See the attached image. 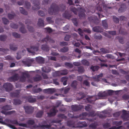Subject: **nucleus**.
Here are the masks:
<instances>
[{
	"label": "nucleus",
	"instance_id": "38",
	"mask_svg": "<svg viewBox=\"0 0 129 129\" xmlns=\"http://www.w3.org/2000/svg\"><path fill=\"white\" fill-rule=\"evenodd\" d=\"M19 9L20 12L22 14L24 15H27V12L22 7H20Z\"/></svg>",
	"mask_w": 129,
	"mask_h": 129
},
{
	"label": "nucleus",
	"instance_id": "21",
	"mask_svg": "<svg viewBox=\"0 0 129 129\" xmlns=\"http://www.w3.org/2000/svg\"><path fill=\"white\" fill-rule=\"evenodd\" d=\"M93 30L94 32L101 33L103 29L101 26H98L94 27Z\"/></svg>",
	"mask_w": 129,
	"mask_h": 129
},
{
	"label": "nucleus",
	"instance_id": "26",
	"mask_svg": "<svg viewBox=\"0 0 129 129\" xmlns=\"http://www.w3.org/2000/svg\"><path fill=\"white\" fill-rule=\"evenodd\" d=\"M22 102V101L19 99H15L13 100V104L15 105H17L20 104Z\"/></svg>",
	"mask_w": 129,
	"mask_h": 129
},
{
	"label": "nucleus",
	"instance_id": "47",
	"mask_svg": "<svg viewBox=\"0 0 129 129\" xmlns=\"http://www.w3.org/2000/svg\"><path fill=\"white\" fill-rule=\"evenodd\" d=\"M61 80L62 82H63V85H65L67 84V80L66 77H62L61 79Z\"/></svg>",
	"mask_w": 129,
	"mask_h": 129
},
{
	"label": "nucleus",
	"instance_id": "8",
	"mask_svg": "<svg viewBox=\"0 0 129 129\" xmlns=\"http://www.w3.org/2000/svg\"><path fill=\"white\" fill-rule=\"evenodd\" d=\"M45 42L46 43L48 42L50 43H54L55 42V41L51 39L49 36H47L46 38H44L42 40V42L44 43Z\"/></svg>",
	"mask_w": 129,
	"mask_h": 129
},
{
	"label": "nucleus",
	"instance_id": "50",
	"mask_svg": "<svg viewBox=\"0 0 129 129\" xmlns=\"http://www.w3.org/2000/svg\"><path fill=\"white\" fill-rule=\"evenodd\" d=\"M42 78V77L40 76H39L38 77H35L33 78L35 82H37L41 80Z\"/></svg>",
	"mask_w": 129,
	"mask_h": 129
},
{
	"label": "nucleus",
	"instance_id": "44",
	"mask_svg": "<svg viewBox=\"0 0 129 129\" xmlns=\"http://www.w3.org/2000/svg\"><path fill=\"white\" fill-rule=\"evenodd\" d=\"M85 10L84 9H83L81 10L79 13V16H85Z\"/></svg>",
	"mask_w": 129,
	"mask_h": 129
},
{
	"label": "nucleus",
	"instance_id": "35",
	"mask_svg": "<svg viewBox=\"0 0 129 129\" xmlns=\"http://www.w3.org/2000/svg\"><path fill=\"white\" fill-rule=\"evenodd\" d=\"M98 95L99 97H103L107 96L106 91H104L103 92H100L98 93Z\"/></svg>",
	"mask_w": 129,
	"mask_h": 129
},
{
	"label": "nucleus",
	"instance_id": "19",
	"mask_svg": "<svg viewBox=\"0 0 129 129\" xmlns=\"http://www.w3.org/2000/svg\"><path fill=\"white\" fill-rule=\"evenodd\" d=\"M126 8L125 5L124 4H122L120 7L118 9L119 13H121L124 12L126 10Z\"/></svg>",
	"mask_w": 129,
	"mask_h": 129
},
{
	"label": "nucleus",
	"instance_id": "58",
	"mask_svg": "<svg viewBox=\"0 0 129 129\" xmlns=\"http://www.w3.org/2000/svg\"><path fill=\"white\" fill-rule=\"evenodd\" d=\"M11 120L8 119H5V122L4 123L8 126V124H11Z\"/></svg>",
	"mask_w": 129,
	"mask_h": 129
},
{
	"label": "nucleus",
	"instance_id": "39",
	"mask_svg": "<svg viewBox=\"0 0 129 129\" xmlns=\"http://www.w3.org/2000/svg\"><path fill=\"white\" fill-rule=\"evenodd\" d=\"M102 25L106 29H107L108 28V24L107 22L105 20H104L102 21Z\"/></svg>",
	"mask_w": 129,
	"mask_h": 129
},
{
	"label": "nucleus",
	"instance_id": "24",
	"mask_svg": "<svg viewBox=\"0 0 129 129\" xmlns=\"http://www.w3.org/2000/svg\"><path fill=\"white\" fill-rule=\"evenodd\" d=\"M51 125L50 124L49 125H41L40 124H39L37 126V127H39L42 128V129H45V128L48 129L50 127Z\"/></svg>",
	"mask_w": 129,
	"mask_h": 129
},
{
	"label": "nucleus",
	"instance_id": "2",
	"mask_svg": "<svg viewBox=\"0 0 129 129\" xmlns=\"http://www.w3.org/2000/svg\"><path fill=\"white\" fill-rule=\"evenodd\" d=\"M58 111L56 107H54L50 110L49 112L47 113L48 116L49 117L54 116L56 115Z\"/></svg>",
	"mask_w": 129,
	"mask_h": 129
},
{
	"label": "nucleus",
	"instance_id": "9",
	"mask_svg": "<svg viewBox=\"0 0 129 129\" xmlns=\"http://www.w3.org/2000/svg\"><path fill=\"white\" fill-rule=\"evenodd\" d=\"M23 98L27 100L30 103H33L35 102L36 100L35 98L33 97L32 96H25L23 97Z\"/></svg>",
	"mask_w": 129,
	"mask_h": 129
},
{
	"label": "nucleus",
	"instance_id": "32",
	"mask_svg": "<svg viewBox=\"0 0 129 129\" xmlns=\"http://www.w3.org/2000/svg\"><path fill=\"white\" fill-rule=\"evenodd\" d=\"M78 69L77 71L79 73L81 74L83 73L85 71L83 67L80 66L78 67Z\"/></svg>",
	"mask_w": 129,
	"mask_h": 129
},
{
	"label": "nucleus",
	"instance_id": "41",
	"mask_svg": "<svg viewBox=\"0 0 129 129\" xmlns=\"http://www.w3.org/2000/svg\"><path fill=\"white\" fill-rule=\"evenodd\" d=\"M95 17L93 18L94 19H92V21L93 22V23H94L96 24H98L100 22V20L97 17Z\"/></svg>",
	"mask_w": 129,
	"mask_h": 129
},
{
	"label": "nucleus",
	"instance_id": "40",
	"mask_svg": "<svg viewBox=\"0 0 129 129\" xmlns=\"http://www.w3.org/2000/svg\"><path fill=\"white\" fill-rule=\"evenodd\" d=\"M69 50L68 47H63L60 49V51L62 52L65 53L67 52Z\"/></svg>",
	"mask_w": 129,
	"mask_h": 129
},
{
	"label": "nucleus",
	"instance_id": "60",
	"mask_svg": "<svg viewBox=\"0 0 129 129\" xmlns=\"http://www.w3.org/2000/svg\"><path fill=\"white\" fill-rule=\"evenodd\" d=\"M103 127L105 128H108L111 126V124L110 123L106 122L104 123L103 125Z\"/></svg>",
	"mask_w": 129,
	"mask_h": 129
},
{
	"label": "nucleus",
	"instance_id": "31",
	"mask_svg": "<svg viewBox=\"0 0 129 129\" xmlns=\"http://www.w3.org/2000/svg\"><path fill=\"white\" fill-rule=\"evenodd\" d=\"M78 84V82L77 81H73L71 84V86L74 89H76L77 88V86Z\"/></svg>",
	"mask_w": 129,
	"mask_h": 129
},
{
	"label": "nucleus",
	"instance_id": "17",
	"mask_svg": "<svg viewBox=\"0 0 129 129\" xmlns=\"http://www.w3.org/2000/svg\"><path fill=\"white\" fill-rule=\"evenodd\" d=\"M50 49V47L46 44H43L42 45L41 49L43 51L48 52L49 51Z\"/></svg>",
	"mask_w": 129,
	"mask_h": 129
},
{
	"label": "nucleus",
	"instance_id": "54",
	"mask_svg": "<svg viewBox=\"0 0 129 129\" xmlns=\"http://www.w3.org/2000/svg\"><path fill=\"white\" fill-rule=\"evenodd\" d=\"M122 122V121H115L114 122L113 124H115L117 126H118L121 125Z\"/></svg>",
	"mask_w": 129,
	"mask_h": 129
},
{
	"label": "nucleus",
	"instance_id": "29",
	"mask_svg": "<svg viewBox=\"0 0 129 129\" xmlns=\"http://www.w3.org/2000/svg\"><path fill=\"white\" fill-rule=\"evenodd\" d=\"M10 48L11 50L14 51L17 50V46L16 45L15 46L14 43L10 44Z\"/></svg>",
	"mask_w": 129,
	"mask_h": 129
},
{
	"label": "nucleus",
	"instance_id": "62",
	"mask_svg": "<svg viewBox=\"0 0 129 129\" xmlns=\"http://www.w3.org/2000/svg\"><path fill=\"white\" fill-rule=\"evenodd\" d=\"M58 116L62 119H66L67 118L66 116L64 114H59L58 115Z\"/></svg>",
	"mask_w": 129,
	"mask_h": 129
},
{
	"label": "nucleus",
	"instance_id": "1",
	"mask_svg": "<svg viewBox=\"0 0 129 129\" xmlns=\"http://www.w3.org/2000/svg\"><path fill=\"white\" fill-rule=\"evenodd\" d=\"M59 7L55 3H53L48 10V13L51 15H55L59 10L63 11L65 9L66 6L63 4H60Z\"/></svg>",
	"mask_w": 129,
	"mask_h": 129
},
{
	"label": "nucleus",
	"instance_id": "57",
	"mask_svg": "<svg viewBox=\"0 0 129 129\" xmlns=\"http://www.w3.org/2000/svg\"><path fill=\"white\" fill-rule=\"evenodd\" d=\"M78 33L79 35L81 36H83L84 29L82 30L80 28H79L78 29Z\"/></svg>",
	"mask_w": 129,
	"mask_h": 129
},
{
	"label": "nucleus",
	"instance_id": "16",
	"mask_svg": "<svg viewBox=\"0 0 129 129\" xmlns=\"http://www.w3.org/2000/svg\"><path fill=\"white\" fill-rule=\"evenodd\" d=\"M44 92L49 94H52L56 91V89L53 88H49L44 89Z\"/></svg>",
	"mask_w": 129,
	"mask_h": 129
},
{
	"label": "nucleus",
	"instance_id": "18",
	"mask_svg": "<svg viewBox=\"0 0 129 129\" xmlns=\"http://www.w3.org/2000/svg\"><path fill=\"white\" fill-rule=\"evenodd\" d=\"M103 74L102 73H101L100 74L95 76V77L93 78V80L94 81L97 82H99L100 81V79L103 76Z\"/></svg>",
	"mask_w": 129,
	"mask_h": 129
},
{
	"label": "nucleus",
	"instance_id": "61",
	"mask_svg": "<svg viewBox=\"0 0 129 129\" xmlns=\"http://www.w3.org/2000/svg\"><path fill=\"white\" fill-rule=\"evenodd\" d=\"M121 113V112L120 111L116 112L113 114L114 117H116L119 116Z\"/></svg>",
	"mask_w": 129,
	"mask_h": 129
},
{
	"label": "nucleus",
	"instance_id": "55",
	"mask_svg": "<svg viewBox=\"0 0 129 129\" xmlns=\"http://www.w3.org/2000/svg\"><path fill=\"white\" fill-rule=\"evenodd\" d=\"M94 38L96 39L99 40L102 39V36L100 34L98 35H94Z\"/></svg>",
	"mask_w": 129,
	"mask_h": 129
},
{
	"label": "nucleus",
	"instance_id": "13",
	"mask_svg": "<svg viewBox=\"0 0 129 129\" xmlns=\"http://www.w3.org/2000/svg\"><path fill=\"white\" fill-rule=\"evenodd\" d=\"M67 126L73 128L75 127V121L73 120H69L67 122Z\"/></svg>",
	"mask_w": 129,
	"mask_h": 129
},
{
	"label": "nucleus",
	"instance_id": "15",
	"mask_svg": "<svg viewBox=\"0 0 129 129\" xmlns=\"http://www.w3.org/2000/svg\"><path fill=\"white\" fill-rule=\"evenodd\" d=\"M24 75H25L27 77H28L29 76V75L28 74L24 73H22V75L20 76L19 78V80L20 81L22 82H24L26 80V78Z\"/></svg>",
	"mask_w": 129,
	"mask_h": 129
},
{
	"label": "nucleus",
	"instance_id": "51",
	"mask_svg": "<svg viewBox=\"0 0 129 129\" xmlns=\"http://www.w3.org/2000/svg\"><path fill=\"white\" fill-rule=\"evenodd\" d=\"M27 123L29 125H33L35 124V121L33 119H30L27 121Z\"/></svg>",
	"mask_w": 129,
	"mask_h": 129
},
{
	"label": "nucleus",
	"instance_id": "36",
	"mask_svg": "<svg viewBox=\"0 0 129 129\" xmlns=\"http://www.w3.org/2000/svg\"><path fill=\"white\" fill-rule=\"evenodd\" d=\"M3 110L6 111L9 110L11 109L10 106L8 105H6L3 107L2 108Z\"/></svg>",
	"mask_w": 129,
	"mask_h": 129
},
{
	"label": "nucleus",
	"instance_id": "52",
	"mask_svg": "<svg viewBox=\"0 0 129 129\" xmlns=\"http://www.w3.org/2000/svg\"><path fill=\"white\" fill-rule=\"evenodd\" d=\"M10 25L11 27L14 29H17L18 27V25L14 23H11Z\"/></svg>",
	"mask_w": 129,
	"mask_h": 129
},
{
	"label": "nucleus",
	"instance_id": "28",
	"mask_svg": "<svg viewBox=\"0 0 129 129\" xmlns=\"http://www.w3.org/2000/svg\"><path fill=\"white\" fill-rule=\"evenodd\" d=\"M15 111L13 110L11 111L6 112V111L2 110L1 111V113L6 115H11L13 113H15Z\"/></svg>",
	"mask_w": 129,
	"mask_h": 129
},
{
	"label": "nucleus",
	"instance_id": "42",
	"mask_svg": "<svg viewBox=\"0 0 129 129\" xmlns=\"http://www.w3.org/2000/svg\"><path fill=\"white\" fill-rule=\"evenodd\" d=\"M96 115V114L95 113L94 111L93 110L91 111L88 113V115L92 117L95 116Z\"/></svg>",
	"mask_w": 129,
	"mask_h": 129
},
{
	"label": "nucleus",
	"instance_id": "12",
	"mask_svg": "<svg viewBox=\"0 0 129 129\" xmlns=\"http://www.w3.org/2000/svg\"><path fill=\"white\" fill-rule=\"evenodd\" d=\"M98 125V122L95 121L90 124L88 126V128L89 129H95Z\"/></svg>",
	"mask_w": 129,
	"mask_h": 129
},
{
	"label": "nucleus",
	"instance_id": "63",
	"mask_svg": "<svg viewBox=\"0 0 129 129\" xmlns=\"http://www.w3.org/2000/svg\"><path fill=\"white\" fill-rule=\"evenodd\" d=\"M91 108H92V107L90 105H88L87 106L85 107V109L87 111L90 110Z\"/></svg>",
	"mask_w": 129,
	"mask_h": 129
},
{
	"label": "nucleus",
	"instance_id": "7",
	"mask_svg": "<svg viewBox=\"0 0 129 129\" xmlns=\"http://www.w3.org/2000/svg\"><path fill=\"white\" fill-rule=\"evenodd\" d=\"M19 78V75L18 74H15L13 76L10 77L8 79L10 82H15L17 81Z\"/></svg>",
	"mask_w": 129,
	"mask_h": 129
},
{
	"label": "nucleus",
	"instance_id": "59",
	"mask_svg": "<svg viewBox=\"0 0 129 129\" xmlns=\"http://www.w3.org/2000/svg\"><path fill=\"white\" fill-rule=\"evenodd\" d=\"M107 96L108 95H110L112 94L114 91L111 90H108L106 91Z\"/></svg>",
	"mask_w": 129,
	"mask_h": 129
},
{
	"label": "nucleus",
	"instance_id": "34",
	"mask_svg": "<svg viewBox=\"0 0 129 129\" xmlns=\"http://www.w3.org/2000/svg\"><path fill=\"white\" fill-rule=\"evenodd\" d=\"M39 44L38 46H31L30 47V49L34 51H37L39 50Z\"/></svg>",
	"mask_w": 129,
	"mask_h": 129
},
{
	"label": "nucleus",
	"instance_id": "43",
	"mask_svg": "<svg viewBox=\"0 0 129 129\" xmlns=\"http://www.w3.org/2000/svg\"><path fill=\"white\" fill-rule=\"evenodd\" d=\"M72 20L75 26H78V20L77 19V18H73L72 19Z\"/></svg>",
	"mask_w": 129,
	"mask_h": 129
},
{
	"label": "nucleus",
	"instance_id": "27",
	"mask_svg": "<svg viewBox=\"0 0 129 129\" xmlns=\"http://www.w3.org/2000/svg\"><path fill=\"white\" fill-rule=\"evenodd\" d=\"M43 114L44 112L43 111H39L36 114V117L38 118H41L42 117Z\"/></svg>",
	"mask_w": 129,
	"mask_h": 129
},
{
	"label": "nucleus",
	"instance_id": "23",
	"mask_svg": "<svg viewBox=\"0 0 129 129\" xmlns=\"http://www.w3.org/2000/svg\"><path fill=\"white\" fill-rule=\"evenodd\" d=\"M36 60L38 63L41 64L44 63V58L40 56L36 57Z\"/></svg>",
	"mask_w": 129,
	"mask_h": 129
},
{
	"label": "nucleus",
	"instance_id": "25",
	"mask_svg": "<svg viewBox=\"0 0 129 129\" xmlns=\"http://www.w3.org/2000/svg\"><path fill=\"white\" fill-rule=\"evenodd\" d=\"M37 25L39 27H43L45 25L44 23V20L42 18L39 19Z\"/></svg>",
	"mask_w": 129,
	"mask_h": 129
},
{
	"label": "nucleus",
	"instance_id": "48",
	"mask_svg": "<svg viewBox=\"0 0 129 129\" xmlns=\"http://www.w3.org/2000/svg\"><path fill=\"white\" fill-rule=\"evenodd\" d=\"M68 73V71L67 70H64L61 71L60 74L61 75H67Z\"/></svg>",
	"mask_w": 129,
	"mask_h": 129
},
{
	"label": "nucleus",
	"instance_id": "56",
	"mask_svg": "<svg viewBox=\"0 0 129 129\" xmlns=\"http://www.w3.org/2000/svg\"><path fill=\"white\" fill-rule=\"evenodd\" d=\"M3 22L5 24H7L9 23V21L5 17L2 18Z\"/></svg>",
	"mask_w": 129,
	"mask_h": 129
},
{
	"label": "nucleus",
	"instance_id": "6",
	"mask_svg": "<svg viewBox=\"0 0 129 129\" xmlns=\"http://www.w3.org/2000/svg\"><path fill=\"white\" fill-rule=\"evenodd\" d=\"M123 113L121 116V117L124 121H127L129 120V115L127 112L126 110H122Z\"/></svg>",
	"mask_w": 129,
	"mask_h": 129
},
{
	"label": "nucleus",
	"instance_id": "22",
	"mask_svg": "<svg viewBox=\"0 0 129 129\" xmlns=\"http://www.w3.org/2000/svg\"><path fill=\"white\" fill-rule=\"evenodd\" d=\"M19 24L21 26L20 28V31L22 33H25L27 32V30L24 28V26L23 24L21 22L19 23Z\"/></svg>",
	"mask_w": 129,
	"mask_h": 129
},
{
	"label": "nucleus",
	"instance_id": "46",
	"mask_svg": "<svg viewBox=\"0 0 129 129\" xmlns=\"http://www.w3.org/2000/svg\"><path fill=\"white\" fill-rule=\"evenodd\" d=\"M64 65L66 67L70 68H72L73 67V64L71 63L66 62L64 63Z\"/></svg>",
	"mask_w": 129,
	"mask_h": 129
},
{
	"label": "nucleus",
	"instance_id": "11",
	"mask_svg": "<svg viewBox=\"0 0 129 129\" xmlns=\"http://www.w3.org/2000/svg\"><path fill=\"white\" fill-rule=\"evenodd\" d=\"M88 102L90 103H93L97 99L95 96H91L88 97L86 99Z\"/></svg>",
	"mask_w": 129,
	"mask_h": 129
},
{
	"label": "nucleus",
	"instance_id": "37",
	"mask_svg": "<svg viewBox=\"0 0 129 129\" xmlns=\"http://www.w3.org/2000/svg\"><path fill=\"white\" fill-rule=\"evenodd\" d=\"M7 38V36L6 35H1L0 36V40L2 41H5Z\"/></svg>",
	"mask_w": 129,
	"mask_h": 129
},
{
	"label": "nucleus",
	"instance_id": "33",
	"mask_svg": "<svg viewBox=\"0 0 129 129\" xmlns=\"http://www.w3.org/2000/svg\"><path fill=\"white\" fill-rule=\"evenodd\" d=\"M99 67L98 66H92L90 67V69L93 72L97 71L99 69Z\"/></svg>",
	"mask_w": 129,
	"mask_h": 129
},
{
	"label": "nucleus",
	"instance_id": "3",
	"mask_svg": "<svg viewBox=\"0 0 129 129\" xmlns=\"http://www.w3.org/2000/svg\"><path fill=\"white\" fill-rule=\"evenodd\" d=\"M33 3L34 6L32 7V9L33 10H36L39 9L40 8L39 5L40 2L38 0H34L32 1Z\"/></svg>",
	"mask_w": 129,
	"mask_h": 129
},
{
	"label": "nucleus",
	"instance_id": "49",
	"mask_svg": "<svg viewBox=\"0 0 129 129\" xmlns=\"http://www.w3.org/2000/svg\"><path fill=\"white\" fill-rule=\"evenodd\" d=\"M25 7L26 8L28 9H30L31 6V4L30 2L26 1L25 2Z\"/></svg>",
	"mask_w": 129,
	"mask_h": 129
},
{
	"label": "nucleus",
	"instance_id": "10",
	"mask_svg": "<svg viewBox=\"0 0 129 129\" xmlns=\"http://www.w3.org/2000/svg\"><path fill=\"white\" fill-rule=\"evenodd\" d=\"M71 107L72 110L74 111L80 110L83 108V106H82L77 105H72Z\"/></svg>",
	"mask_w": 129,
	"mask_h": 129
},
{
	"label": "nucleus",
	"instance_id": "5",
	"mask_svg": "<svg viewBox=\"0 0 129 129\" xmlns=\"http://www.w3.org/2000/svg\"><path fill=\"white\" fill-rule=\"evenodd\" d=\"M3 87L4 88L6 91H10L13 89L12 85L10 83H6L4 84Z\"/></svg>",
	"mask_w": 129,
	"mask_h": 129
},
{
	"label": "nucleus",
	"instance_id": "53",
	"mask_svg": "<svg viewBox=\"0 0 129 129\" xmlns=\"http://www.w3.org/2000/svg\"><path fill=\"white\" fill-rule=\"evenodd\" d=\"M12 35L14 37L16 38H19L20 37V34L15 32L13 33Z\"/></svg>",
	"mask_w": 129,
	"mask_h": 129
},
{
	"label": "nucleus",
	"instance_id": "64",
	"mask_svg": "<svg viewBox=\"0 0 129 129\" xmlns=\"http://www.w3.org/2000/svg\"><path fill=\"white\" fill-rule=\"evenodd\" d=\"M123 99L124 100H127L129 99V95L126 94H124L122 96Z\"/></svg>",
	"mask_w": 129,
	"mask_h": 129
},
{
	"label": "nucleus",
	"instance_id": "14",
	"mask_svg": "<svg viewBox=\"0 0 129 129\" xmlns=\"http://www.w3.org/2000/svg\"><path fill=\"white\" fill-rule=\"evenodd\" d=\"M41 69L42 72L46 73H48L51 71V68L48 66H46L42 67V68Z\"/></svg>",
	"mask_w": 129,
	"mask_h": 129
},
{
	"label": "nucleus",
	"instance_id": "4",
	"mask_svg": "<svg viewBox=\"0 0 129 129\" xmlns=\"http://www.w3.org/2000/svg\"><path fill=\"white\" fill-rule=\"evenodd\" d=\"M23 107L26 113L27 114H31L33 112L34 108L31 106H24Z\"/></svg>",
	"mask_w": 129,
	"mask_h": 129
},
{
	"label": "nucleus",
	"instance_id": "20",
	"mask_svg": "<svg viewBox=\"0 0 129 129\" xmlns=\"http://www.w3.org/2000/svg\"><path fill=\"white\" fill-rule=\"evenodd\" d=\"M20 92L17 91L15 92H13L10 93V95L12 98H19L20 97Z\"/></svg>",
	"mask_w": 129,
	"mask_h": 129
},
{
	"label": "nucleus",
	"instance_id": "30",
	"mask_svg": "<svg viewBox=\"0 0 129 129\" xmlns=\"http://www.w3.org/2000/svg\"><path fill=\"white\" fill-rule=\"evenodd\" d=\"M70 10L73 12L75 15H77L78 11V9L76 8L75 7L72 6L70 8Z\"/></svg>",
	"mask_w": 129,
	"mask_h": 129
},
{
	"label": "nucleus",
	"instance_id": "45",
	"mask_svg": "<svg viewBox=\"0 0 129 129\" xmlns=\"http://www.w3.org/2000/svg\"><path fill=\"white\" fill-rule=\"evenodd\" d=\"M82 63L84 65L88 66L89 65V62L88 61L85 59H84L81 61Z\"/></svg>",
	"mask_w": 129,
	"mask_h": 129
}]
</instances>
